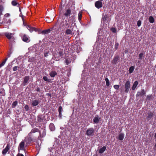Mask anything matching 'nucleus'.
<instances>
[{"label": "nucleus", "instance_id": "37998d69", "mask_svg": "<svg viewBox=\"0 0 156 156\" xmlns=\"http://www.w3.org/2000/svg\"><path fill=\"white\" fill-rule=\"evenodd\" d=\"M62 110V107L61 106H60L58 108V112L59 113H60V114H61V112Z\"/></svg>", "mask_w": 156, "mask_h": 156}, {"label": "nucleus", "instance_id": "393cba45", "mask_svg": "<svg viewBox=\"0 0 156 156\" xmlns=\"http://www.w3.org/2000/svg\"><path fill=\"white\" fill-rule=\"evenodd\" d=\"M149 22L151 23H153L154 21V18L152 16H150L149 18Z\"/></svg>", "mask_w": 156, "mask_h": 156}, {"label": "nucleus", "instance_id": "79ce46f5", "mask_svg": "<svg viewBox=\"0 0 156 156\" xmlns=\"http://www.w3.org/2000/svg\"><path fill=\"white\" fill-rule=\"evenodd\" d=\"M24 108L25 109L26 111H28L29 109V107L27 105H25L24 107Z\"/></svg>", "mask_w": 156, "mask_h": 156}, {"label": "nucleus", "instance_id": "4c0bfd02", "mask_svg": "<svg viewBox=\"0 0 156 156\" xmlns=\"http://www.w3.org/2000/svg\"><path fill=\"white\" fill-rule=\"evenodd\" d=\"M114 87L115 89L118 90L119 88V86L118 85H115L114 86Z\"/></svg>", "mask_w": 156, "mask_h": 156}, {"label": "nucleus", "instance_id": "a18cd8bd", "mask_svg": "<svg viewBox=\"0 0 156 156\" xmlns=\"http://www.w3.org/2000/svg\"><path fill=\"white\" fill-rule=\"evenodd\" d=\"M17 67L15 66L13 68V71H16L17 70Z\"/></svg>", "mask_w": 156, "mask_h": 156}, {"label": "nucleus", "instance_id": "f03ea898", "mask_svg": "<svg viewBox=\"0 0 156 156\" xmlns=\"http://www.w3.org/2000/svg\"><path fill=\"white\" fill-rule=\"evenodd\" d=\"M27 28L31 32L34 31L37 32L38 34H41L42 33V31L39 29H37L35 27H32L30 26H28Z\"/></svg>", "mask_w": 156, "mask_h": 156}, {"label": "nucleus", "instance_id": "2eb2a0df", "mask_svg": "<svg viewBox=\"0 0 156 156\" xmlns=\"http://www.w3.org/2000/svg\"><path fill=\"white\" fill-rule=\"evenodd\" d=\"M11 22V21L9 19H7L5 18L3 19V23H6L8 25H9Z\"/></svg>", "mask_w": 156, "mask_h": 156}, {"label": "nucleus", "instance_id": "4be33fe9", "mask_svg": "<svg viewBox=\"0 0 156 156\" xmlns=\"http://www.w3.org/2000/svg\"><path fill=\"white\" fill-rule=\"evenodd\" d=\"M50 32V29H48L45 30H44L42 31V34H48Z\"/></svg>", "mask_w": 156, "mask_h": 156}, {"label": "nucleus", "instance_id": "412c9836", "mask_svg": "<svg viewBox=\"0 0 156 156\" xmlns=\"http://www.w3.org/2000/svg\"><path fill=\"white\" fill-rule=\"evenodd\" d=\"M106 147L105 146L101 148H100L99 151V152L100 153H102L106 150Z\"/></svg>", "mask_w": 156, "mask_h": 156}, {"label": "nucleus", "instance_id": "e433bc0d", "mask_svg": "<svg viewBox=\"0 0 156 156\" xmlns=\"http://www.w3.org/2000/svg\"><path fill=\"white\" fill-rule=\"evenodd\" d=\"M143 55L144 54L143 53H141L139 55V57L140 59H142Z\"/></svg>", "mask_w": 156, "mask_h": 156}, {"label": "nucleus", "instance_id": "f704fd0d", "mask_svg": "<svg viewBox=\"0 0 156 156\" xmlns=\"http://www.w3.org/2000/svg\"><path fill=\"white\" fill-rule=\"evenodd\" d=\"M65 23L64 25L66 26H67V27L69 25H70V24H69L70 23V22H68L67 20H65Z\"/></svg>", "mask_w": 156, "mask_h": 156}, {"label": "nucleus", "instance_id": "9d476101", "mask_svg": "<svg viewBox=\"0 0 156 156\" xmlns=\"http://www.w3.org/2000/svg\"><path fill=\"white\" fill-rule=\"evenodd\" d=\"M9 150V145L8 144L5 147V148L2 151V154L3 155H5L6 154L7 152Z\"/></svg>", "mask_w": 156, "mask_h": 156}, {"label": "nucleus", "instance_id": "8fccbe9b", "mask_svg": "<svg viewBox=\"0 0 156 156\" xmlns=\"http://www.w3.org/2000/svg\"><path fill=\"white\" fill-rule=\"evenodd\" d=\"M40 90V89L39 88H37V91H39Z\"/></svg>", "mask_w": 156, "mask_h": 156}, {"label": "nucleus", "instance_id": "09e8293b", "mask_svg": "<svg viewBox=\"0 0 156 156\" xmlns=\"http://www.w3.org/2000/svg\"><path fill=\"white\" fill-rule=\"evenodd\" d=\"M48 53H44V56L45 57L47 56L48 55Z\"/></svg>", "mask_w": 156, "mask_h": 156}, {"label": "nucleus", "instance_id": "7c9ffc66", "mask_svg": "<svg viewBox=\"0 0 156 156\" xmlns=\"http://www.w3.org/2000/svg\"><path fill=\"white\" fill-rule=\"evenodd\" d=\"M82 13L80 12L78 14V19L79 21H80L81 20L82 17Z\"/></svg>", "mask_w": 156, "mask_h": 156}, {"label": "nucleus", "instance_id": "a211bd4d", "mask_svg": "<svg viewBox=\"0 0 156 156\" xmlns=\"http://www.w3.org/2000/svg\"><path fill=\"white\" fill-rule=\"evenodd\" d=\"M153 116V113L152 112H150L148 114L147 119L148 120H150Z\"/></svg>", "mask_w": 156, "mask_h": 156}, {"label": "nucleus", "instance_id": "0eeeda50", "mask_svg": "<svg viewBox=\"0 0 156 156\" xmlns=\"http://www.w3.org/2000/svg\"><path fill=\"white\" fill-rule=\"evenodd\" d=\"M95 6L98 9H99L102 6V4L101 1H98L96 2L95 3Z\"/></svg>", "mask_w": 156, "mask_h": 156}, {"label": "nucleus", "instance_id": "c03bdc74", "mask_svg": "<svg viewBox=\"0 0 156 156\" xmlns=\"http://www.w3.org/2000/svg\"><path fill=\"white\" fill-rule=\"evenodd\" d=\"M111 30L114 33H115L116 30L115 28H112L111 29Z\"/></svg>", "mask_w": 156, "mask_h": 156}, {"label": "nucleus", "instance_id": "a878e982", "mask_svg": "<svg viewBox=\"0 0 156 156\" xmlns=\"http://www.w3.org/2000/svg\"><path fill=\"white\" fill-rule=\"evenodd\" d=\"M134 67L133 66H131L130 67L129 71L130 73H131L133 71Z\"/></svg>", "mask_w": 156, "mask_h": 156}, {"label": "nucleus", "instance_id": "ea45409f", "mask_svg": "<svg viewBox=\"0 0 156 156\" xmlns=\"http://www.w3.org/2000/svg\"><path fill=\"white\" fill-rule=\"evenodd\" d=\"M63 52L62 51H60L58 53V55L59 56L62 57L63 55Z\"/></svg>", "mask_w": 156, "mask_h": 156}, {"label": "nucleus", "instance_id": "5fc2aeb1", "mask_svg": "<svg viewBox=\"0 0 156 156\" xmlns=\"http://www.w3.org/2000/svg\"><path fill=\"white\" fill-rule=\"evenodd\" d=\"M10 56V55H8V57H9Z\"/></svg>", "mask_w": 156, "mask_h": 156}, {"label": "nucleus", "instance_id": "c9c22d12", "mask_svg": "<svg viewBox=\"0 0 156 156\" xmlns=\"http://www.w3.org/2000/svg\"><path fill=\"white\" fill-rule=\"evenodd\" d=\"M43 79L45 81H49V80L48 79L46 76H44L43 77Z\"/></svg>", "mask_w": 156, "mask_h": 156}, {"label": "nucleus", "instance_id": "3c124183", "mask_svg": "<svg viewBox=\"0 0 156 156\" xmlns=\"http://www.w3.org/2000/svg\"><path fill=\"white\" fill-rule=\"evenodd\" d=\"M59 116L61 117V114H60V113H59Z\"/></svg>", "mask_w": 156, "mask_h": 156}, {"label": "nucleus", "instance_id": "f8f14e48", "mask_svg": "<svg viewBox=\"0 0 156 156\" xmlns=\"http://www.w3.org/2000/svg\"><path fill=\"white\" fill-rule=\"evenodd\" d=\"M145 93L144 90V89H142L141 90L140 92H138L137 94H136V96H142L143 95L145 94Z\"/></svg>", "mask_w": 156, "mask_h": 156}, {"label": "nucleus", "instance_id": "473e14b6", "mask_svg": "<svg viewBox=\"0 0 156 156\" xmlns=\"http://www.w3.org/2000/svg\"><path fill=\"white\" fill-rule=\"evenodd\" d=\"M12 4L13 6H16L18 4V3L15 1L14 0L12 2Z\"/></svg>", "mask_w": 156, "mask_h": 156}, {"label": "nucleus", "instance_id": "20e7f679", "mask_svg": "<svg viewBox=\"0 0 156 156\" xmlns=\"http://www.w3.org/2000/svg\"><path fill=\"white\" fill-rule=\"evenodd\" d=\"M66 30L65 33L67 35H72L73 31V28L69 25L68 27H66Z\"/></svg>", "mask_w": 156, "mask_h": 156}, {"label": "nucleus", "instance_id": "6e6552de", "mask_svg": "<svg viewBox=\"0 0 156 156\" xmlns=\"http://www.w3.org/2000/svg\"><path fill=\"white\" fill-rule=\"evenodd\" d=\"M22 40L23 41L27 42H29L30 41L28 37L25 34H23L22 37Z\"/></svg>", "mask_w": 156, "mask_h": 156}, {"label": "nucleus", "instance_id": "864d4df0", "mask_svg": "<svg viewBox=\"0 0 156 156\" xmlns=\"http://www.w3.org/2000/svg\"><path fill=\"white\" fill-rule=\"evenodd\" d=\"M22 19L23 20V21L24 19H23V16H22Z\"/></svg>", "mask_w": 156, "mask_h": 156}, {"label": "nucleus", "instance_id": "a19ab883", "mask_svg": "<svg viewBox=\"0 0 156 156\" xmlns=\"http://www.w3.org/2000/svg\"><path fill=\"white\" fill-rule=\"evenodd\" d=\"M10 16V15L9 13H6L4 15V17L5 18L9 17Z\"/></svg>", "mask_w": 156, "mask_h": 156}, {"label": "nucleus", "instance_id": "9b49d317", "mask_svg": "<svg viewBox=\"0 0 156 156\" xmlns=\"http://www.w3.org/2000/svg\"><path fill=\"white\" fill-rule=\"evenodd\" d=\"M5 35L8 39L10 40L12 38L13 34L11 33L5 32Z\"/></svg>", "mask_w": 156, "mask_h": 156}, {"label": "nucleus", "instance_id": "4468645a", "mask_svg": "<svg viewBox=\"0 0 156 156\" xmlns=\"http://www.w3.org/2000/svg\"><path fill=\"white\" fill-rule=\"evenodd\" d=\"M31 103L32 105L34 106H37L39 103V101L38 100H34L32 101Z\"/></svg>", "mask_w": 156, "mask_h": 156}, {"label": "nucleus", "instance_id": "1a4fd4ad", "mask_svg": "<svg viewBox=\"0 0 156 156\" xmlns=\"http://www.w3.org/2000/svg\"><path fill=\"white\" fill-rule=\"evenodd\" d=\"M71 14V11L70 9H66L64 12V15L66 17L70 16Z\"/></svg>", "mask_w": 156, "mask_h": 156}, {"label": "nucleus", "instance_id": "6e6d98bb", "mask_svg": "<svg viewBox=\"0 0 156 156\" xmlns=\"http://www.w3.org/2000/svg\"><path fill=\"white\" fill-rule=\"evenodd\" d=\"M75 21V20H74V19H73V20L72 22H73V21H74V22Z\"/></svg>", "mask_w": 156, "mask_h": 156}, {"label": "nucleus", "instance_id": "de8ad7c7", "mask_svg": "<svg viewBox=\"0 0 156 156\" xmlns=\"http://www.w3.org/2000/svg\"><path fill=\"white\" fill-rule=\"evenodd\" d=\"M17 156H24L23 155L20 153H19L17 155Z\"/></svg>", "mask_w": 156, "mask_h": 156}, {"label": "nucleus", "instance_id": "c85d7f7f", "mask_svg": "<svg viewBox=\"0 0 156 156\" xmlns=\"http://www.w3.org/2000/svg\"><path fill=\"white\" fill-rule=\"evenodd\" d=\"M18 104V102L16 101H14L12 104V107L13 108H14Z\"/></svg>", "mask_w": 156, "mask_h": 156}, {"label": "nucleus", "instance_id": "5701e85b", "mask_svg": "<svg viewBox=\"0 0 156 156\" xmlns=\"http://www.w3.org/2000/svg\"><path fill=\"white\" fill-rule=\"evenodd\" d=\"M49 127L50 130L51 131H54L55 129V127L53 124L51 123L49 125Z\"/></svg>", "mask_w": 156, "mask_h": 156}, {"label": "nucleus", "instance_id": "aec40b11", "mask_svg": "<svg viewBox=\"0 0 156 156\" xmlns=\"http://www.w3.org/2000/svg\"><path fill=\"white\" fill-rule=\"evenodd\" d=\"M29 78L28 76H26L24 79L23 83L24 85H26L27 83L29 80Z\"/></svg>", "mask_w": 156, "mask_h": 156}, {"label": "nucleus", "instance_id": "4d7b16f0", "mask_svg": "<svg viewBox=\"0 0 156 156\" xmlns=\"http://www.w3.org/2000/svg\"><path fill=\"white\" fill-rule=\"evenodd\" d=\"M155 147H156V143L155 144Z\"/></svg>", "mask_w": 156, "mask_h": 156}, {"label": "nucleus", "instance_id": "cd10ccee", "mask_svg": "<svg viewBox=\"0 0 156 156\" xmlns=\"http://www.w3.org/2000/svg\"><path fill=\"white\" fill-rule=\"evenodd\" d=\"M4 10V8L2 5H0V16L2 15V12Z\"/></svg>", "mask_w": 156, "mask_h": 156}, {"label": "nucleus", "instance_id": "39448f33", "mask_svg": "<svg viewBox=\"0 0 156 156\" xmlns=\"http://www.w3.org/2000/svg\"><path fill=\"white\" fill-rule=\"evenodd\" d=\"M94 129L93 128H89L86 131V135L88 136L93 135L94 133Z\"/></svg>", "mask_w": 156, "mask_h": 156}, {"label": "nucleus", "instance_id": "ddd939ff", "mask_svg": "<svg viewBox=\"0 0 156 156\" xmlns=\"http://www.w3.org/2000/svg\"><path fill=\"white\" fill-rule=\"evenodd\" d=\"M101 118L99 117L98 115H96L93 119V121L95 123H98L99 122Z\"/></svg>", "mask_w": 156, "mask_h": 156}, {"label": "nucleus", "instance_id": "72a5a7b5", "mask_svg": "<svg viewBox=\"0 0 156 156\" xmlns=\"http://www.w3.org/2000/svg\"><path fill=\"white\" fill-rule=\"evenodd\" d=\"M71 62V60L69 58L66 59V65L69 64Z\"/></svg>", "mask_w": 156, "mask_h": 156}, {"label": "nucleus", "instance_id": "b1692460", "mask_svg": "<svg viewBox=\"0 0 156 156\" xmlns=\"http://www.w3.org/2000/svg\"><path fill=\"white\" fill-rule=\"evenodd\" d=\"M124 138V134L123 133H120L119 136V139L120 140H122Z\"/></svg>", "mask_w": 156, "mask_h": 156}, {"label": "nucleus", "instance_id": "13d9d810", "mask_svg": "<svg viewBox=\"0 0 156 156\" xmlns=\"http://www.w3.org/2000/svg\"><path fill=\"white\" fill-rule=\"evenodd\" d=\"M7 20H5V22H7Z\"/></svg>", "mask_w": 156, "mask_h": 156}, {"label": "nucleus", "instance_id": "f257e3e1", "mask_svg": "<svg viewBox=\"0 0 156 156\" xmlns=\"http://www.w3.org/2000/svg\"><path fill=\"white\" fill-rule=\"evenodd\" d=\"M27 146H26V143L25 142L24 140L23 141H22L20 143L19 146L18 150L19 151H20V150H23L25 152V147Z\"/></svg>", "mask_w": 156, "mask_h": 156}, {"label": "nucleus", "instance_id": "f3484780", "mask_svg": "<svg viewBox=\"0 0 156 156\" xmlns=\"http://www.w3.org/2000/svg\"><path fill=\"white\" fill-rule=\"evenodd\" d=\"M138 84V82L137 81H135L134 82V83L133 84V86L132 88L133 90H134L135 89V88L137 86Z\"/></svg>", "mask_w": 156, "mask_h": 156}, {"label": "nucleus", "instance_id": "bf43d9fd", "mask_svg": "<svg viewBox=\"0 0 156 156\" xmlns=\"http://www.w3.org/2000/svg\"><path fill=\"white\" fill-rule=\"evenodd\" d=\"M100 1H103V0H100Z\"/></svg>", "mask_w": 156, "mask_h": 156}, {"label": "nucleus", "instance_id": "58836bf2", "mask_svg": "<svg viewBox=\"0 0 156 156\" xmlns=\"http://www.w3.org/2000/svg\"><path fill=\"white\" fill-rule=\"evenodd\" d=\"M141 24V21L140 20H138L137 22V25L138 27H140Z\"/></svg>", "mask_w": 156, "mask_h": 156}, {"label": "nucleus", "instance_id": "c756f323", "mask_svg": "<svg viewBox=\"0 0 156 156\" xmlns=\"http://www.w3.org/2000/svg\"><path fill=\"white\" fill-rule=\"evenodd\" d=\"M106 81V84L107 86L108 87L110 85L109 80L108 78H106L105 79Z\"/></svg>", "mask_w": 156, "mask_h": 156}, {"label": "nucleus", "instance_id": "49530a36", "mask_svg": "<svg viewBox=\"0 0 156 156\" xmlns=\"http://www.w3.org/2000/svg\"><path fill=\"white\" fill-rule=\"evenodd\" d=\"M119 45V44L118 43H116L115 44V48L116 49H117L118 48V46Z\"/></svg>", "mask_w": 156, "mask_h": 156}, {"label": "nucleus", "instance_id": "dca6fc26", "mask_svg": "<svg viewBox=\"0 0 156 156\" xmlns=\"http://www.w3.org/2000/svg\"><path fill=\"white\" fill-rule=\"evenodd\" d=\"M119 56H115L112 61V63H113L114 64H116V63L117 62V61L119 60Z\"/></svg>", "mask_w": 156, "mask_h": 156}, {"label": "nucleus", "instance_id": "7ed1b4c3", "mask_svg": "<svg viewBox=\"0 0 156 156\" xmlns=\"http://www.w3.org/2000/svg\"><path fill=\"white\" fill-rule=\"evenodd\" d=\"M32 134V133L30 132L28 135V137L25 138V139H24V141L26 142V146L28 145L32 141V140L31 138Z\"/></svg>", "mask_w": 156, "mask_h": 156}, {"label": "nucleus", "instance_id": "603ef678", "mask_svg": "<svg viewBox=\"0 0 156 156\" xmlns=\"http://www.w3.org/2000/svg\"><path fill=\"white\" fill-rule=\"evenodd\" d=\"M154 137H155V138H156V133H155V134Z\"/></svg>", "mask_w": 156, "mask_h": 156}, {"label": "nucleus", "instance_id": "bb28decb", "mask_svg": "<svg viewBox=\"0 0 156 156\" xmlns=\"http://www.w3.org/2000/svg\"><path fill=\"white\" fill-rule=\"evenodd\" d=\"M7 59H8V58H6L5 60L4 61H3L1 63V64H0V68L2 66H3L4 64H5L6 62V61L7 60Z\"/></svg>", "mask_w": 156, "mask_h": 156}, {"label": "nucleus", "instance_id": "2f4dec72", "mask_svg": "<svg viewBox=\"0 0 156 156\" xmlns=\"http://www.w3.org/2000/svg\"><path fill=\"white\" fill-rule=\"evenodd\" d=\"M38 131V130L37 129H33L31 131V133H35L36 132H37Z\"/></svg>", "mask_w": 156, "mask_h": 156}, {"label": "nucleus", "instance_id": "6ab92c4d", "mask_svg": "<svg viewBox=\"0 0 156 156\" xmlns=\"http://www.w3.org/2000/svg\"><path fill=\"white\" fill-rule=\"evenodd\" d=\"M56 74L57 73L55 71H52L50 73V75L51 77H54Z\"/></svg>", "mask_w": 156, "mask_h": 156}, {"label": "nucleus", "instance_id": "423d86ee", "mask_svg": "<svg viewBox=\"0 0 156 156\" xmlns=\"http://www.w3.org/2000/svg\"><path fill=\"white\" fill-rule=\"evenodd\" d=\"M130 83L129 81H127L125 84V92L127 93L129 91L130 88Z\"/></svg>", "mask_w": 156, "mask_h": 156}]
</instances>
